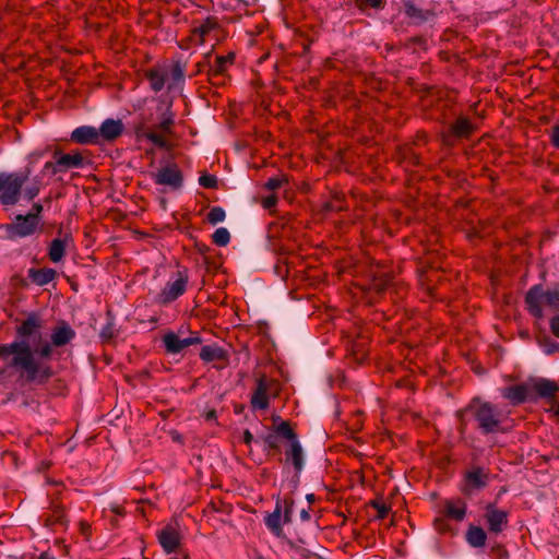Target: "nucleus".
<instances>
[{
	"label": "nucleus",
	"mask_w": 559,
	"mask_h": 559,
	"mask_svg": "<svg viewBox=\"0 0 559 559\" xmlns=\"http://www.w3.org/2000/svg\"><path fill=\"white\" fill-rule=\"evenodd\" d=\"M41 326L43 320L36 313H31L17 328V334L27 338L25 341L31 344L34 356L38 355L41 358H49L52 354V346L61 347L70 343L75 336V332L70 325L62 323L52 330L50 335L51 342H48L40 333Z\"/></svg>",
	"instance_id": "1"
},
{
	"label": "nucleus",
	"mask_w": 559,
	"mask_h": 559,
	"mask_svg": "<svg viewBox=\"0 0 559 559\" xmlns=\"http://www.w3.org/2000/svg\"><path fill=\"white\" fill-rule=\"evenodd\" d=\"M282 454H284V469L287 473L292 471L289 487L295 489L306 464V453L296 432V425L289 420H282Z\"/></svg>",
	"instance_id": "2"
},
{
	"label": "nucleus",
	"mask_w": 559,
	"mask_h": 559,
	"mask_svg": "<svg viewBox=\"0 0 559 559\" xmlns=\"http://www.w3.org/2000/svg\"><path fill=\"white\" fill-rule=\"evenodd\" d=\"M13 356L11 365L26 373L28 380L46 379L50 376L49 367L34 357L31 344L26 341H16L0 345V358Z\"/></svg>",
	"instance_id": "3"
},
{
	"label": "nucleus",
	"mask_w": 559,
	"mask_h": 559,
	"mask_svg": "<svg viewBox=\"0 0 559 559\" xmlns=\"http://www.w3.org/2000/svg\"><path fill=\"white\" fill-rule=\"evenodd\" d=\"M464 413L472 415L473 419L476 421L477 429L483 435L503 432V415L492 403L473 399L464 409L457 412V416L461 417Z\"/></svg>",
	"instance_id": "4"
},
{
	"label": "nucleus",
	"mask_w": 559,
	"mask_h": 559,
	"mask_svg": "<svg viewBox=\"0 0 559 559\" xmlns=\"http://www.w3.org/2000/svg\"><path fill=\"white\" fill-rule=\"evenodd\" d=\"M524 302L526 310L540 320L544 318L543 302L552 310H559V285L546 292L540 284L534 285L526 292Z\"/></svg>",
	"instance_id": "5"
},
{
	"label": "nucleus",
	"mask_w": 559,
	"mask_h": 559,
	"mask_svg": "<svg viewBox=\"0 0 559 559\" xmlns=\"http://www.w3.org/2000/svg\"><path fill=\"white\" fill-rule=\"evenodd\" d=\"M84 165L85 158L80 152L64 154L60 150L55 148L52 159L46 162L41 168V176L64 174L70 169L83 168Z\"/></svg>",
	"instance_id": "6"
},
{
	"label": "nucleus",
	"mask_w": 559,
	"mask_h": 559,
	"mask_svg": "<svg viewBox=\"0 0 559 559\" xmlns=\"http://www.w3.org/2000/svg\"><path fill=\"white\" fill-rule=\"evenodd\" d=\"M32 169L26 167L25 173H0V203L14 205L17 203L21 190Z\"/></svg>",
	"instance_id": "7"
},
{
	"label": "nucleus",
	"mask_w": 559,
	"mask_h": 559,
	"mask_svg": "<svg viewBox=\"0 0 559 559\" xmlns=\"http://www.w3.org/2000/svg\"><path fill=\"white\" fill-rule=\"evenodd\" d=\"M153 181L170 190H179L183 185V176L176 164H168L152 174Z\"/></svg>",
	"instance_id": "8"
},
{
	"label": "nucleus",
	"mask_w": 559,
	"mask_h": 559,
	"mask_svg": "<svg viewBox=\"0 0 559 559\" xmlns=\"http://www.w3.org/2000/svg\"><path fill=\"white\" fill-rule=\"evenodd\" d=\"M188 280L189 277L186 271H178L175 278L169 281L158 295V301L163 305H167L176 300L186 292Z\"/></svg>",
	"instance_id": "9"
},
{
	"label": "nucleus",
	"mask_w": 559,
	"mask_h": 559,
	"mask_svg": "<svg viewBox=\"0 0 559 559\" xmlns=\"http://www.w3.org/2000/svg\"><path fill=\"white\" fill-rule=\"evenodd\" d=\"M40 227V219L34 216L17 215L8 227L11 238H25L32 236Z\"/></svg>",
	"instance_id": "10"
},
{
	"label": "nucleus",
	"mask_w": 559,
	"mask_h": 559,
	"mask_svg": "<svg viewBox=\"0 0 559 559\" xmlns=\"http://www.w3.org/2000/svg\"><path fill=\"white\" fill-rule=\"evenodd\" d=\"M489 473L483 467H473L464 475L462 493L469 496L476 490H480L488 485Z\"/></svg>",
	"instance_id": "11"
},
{
	"label": "nucleus",
	"mask_w": 559,
	"mask_h": 559,
	"mask_svg": "<svg viewBox=\"0 0 559 559\" xmlns=\"http://www.w3.org/2000/svg\"><path fill=\"white\" fill-rule=\"evenodd\" d=\"M474 131L472 121L465 116H460L449 126V131L443 133L442 139L444 143L452 144L455 139H468Z\"/></svg>",
	"instance_id": "12"
},
{
	"label": "nucleus",
	"mask_w": 559,
	"mask_h": 559,
	"mask_svg": "<svg viewBox=\"0 0 559 559\" xmlns=\"http://www.w3.org/2000/svg\"><path fill=\"white\" fill-rule=\"evenodd\" d=\"M484 516L491 533L499 534L508 525V512L497 509L492 503L487 504Z\"/></svg>",
	"instance_id": "13"
},
{
	"label": "nucleus",
	"mask_w": 559,
	"mask_h": 559,
	"mask_svg": "<svg viewBox=\"0 0 559 559\" xmlns=\"http://www.w3.org/2000/svg\"><path fill=\"white\" fill-rule=\"evenodd\" d=\"M404 13L414 25H421L426 22L432 21L437 15L435 10L421 9L412 0L404 1Z\"/></svg>",
	"instance_id": "14"
},
{
	"label": "nucleus",
	"mask_w": 559,
	"mask_h": 559,
	"mask_svg": "<svg viewBox=\"0 0 559 559\" xmlns=\"http://www.w3.org/2000/svg\"><path fill=\"white\" fill-rule=\"evenodd\" d=\"M201 338L199 336H190L186 338H180L176 333L169 332L166 333L163 337V343L165 348L170 354H178L183 350L186 347L199 344Z\"/></svg>",
	"instance_id": "15"
},
{
	"label": "nucleus",
	"mask_w": 559,
	"mask_h": 559,
	"mask_svg": "<svg viewBox=\"0 0 559 559\" xmlns=\"http://www.w3.org/2000/svg\"><path fill=\"white\" fill-rule=\"evenodd\" d=\"M124 130L121 120L106 119L98 128L99 142H111L118 139Z\"/></svg>",
	"instance_id": "16"
},
{
	"label": "nucleus",
	"mask_w": 559,
	"mask_h": 559,
	"mask_svg": "<svg viewBox=\"0 0 559 559\" xmlns=\"http://www.w3.org/2000/svg\"><path fill=\"white\" fill-rule=\"evenodd\" d=\"M531 391L536 397L550 400L556 397V394L559 392V385L554 380L539 378L531 383Z\"/></svg>",
	"instance_id": "17"
},
{
	"label": "nucleus",
	"mask_w": 559,
	"mask_h": 559,
	"mask_svg": "<svg viewBox=\"0 0 559 559\" xmlns=\"http://www.w3.org/2000/svg\"><path fill=\"white\" fill-rule=\"evenodd\" d=\"M502 396L510 401L512 405H520L535 397L532 395L531 385L527 384L508 386L502 391Z\"/></svg>",
	"instance_id": "18"
},
{
	"label": "nucleus",
	"mask_w": 559,
	"mask_h": 559,
	"mask_svg": "<svg viewBox=\"0 0 559 559\" xmlns=\"http://www.w3.org/2000/svg\"><path fill=\"white\" fill-rule=\"evenodd\" d=\"M71 140L80 144H99L98 129L91 126H82L74 129Z\"/></svg>",
	"instance_id": "19"
},
{
	"label": "nucleus",
	"mask_w": 559,
	"mask_h": 559,
	"mask_svg": "<svg viewBox=\"0 0 559 559\" xmlns=\"http://www.w3.org/2000/svg\"><path fill=\"white\" fill-rule=\"evenodd\" d=\"M158 542L163 549L170 554L175 551L180 543L179 534L173 526H166L158 533Z\"/></svg>",
	"instance_id": "20"
},
{
	"label": "nucleus",
	"mask_w": 559,
	"mask_h": 559,
	"mask_svg": "<svg viewBox=\"0 0 559 559\" xmlns=\"http://www.w3.org/2000/svg\"><path fill=\"white\" fill-rule=\"evenodd\" d=\"M165 133H158L156 131L147 130L144 127H140L135 131L138 141L147 140L159 148H168V142L164 136Z\"/></svg>",
	"instance_id": "21"
},
{
	"label": "nucleus",
	"mask_w": 559,
	"mask_h": 559,
	"mask_svg": "<svg viewBox=\"0 0 559 559\" xmlns=\"http://www.w3.org/2000/svg\"><path fill=\"white\" fill-rule=\"evenodd\" d=\"M28 278L38 286H44L52 282L57 275L53 269H29L27 271Z\"/></svg>",
	"instance_id": "22"
},
{
	"label": "nucleus",
	"mask_w": 559,
	"mask_h": 559,
	"mask_svg": "<svg viewBox=\"0 0 559 559\" xmlns=\"http://www.w3.org/2000/svg\"><path fill=\"white\" fill-rule=\"evenodd\" d=\"M69 240L70 237L66 236L64 238H56L51 241L48 250V257L51 262L58 263L62 260Z\"/></svg>",
	"instance_id": "23"
},
{
	"label": "nucleus",
	"mask_w": 559,
	"mask_h": 559,
	"mask_svg": "<svg viewBox=\"0 0 559 559\" xmlns=\"http://www.w3.org/2000/svg\"><path fill=\"white\" fill-rule=\"evenodd\" d=\"M267 384L265 380L261 379L258 382L257 390L251 397V405L255 409H264L267 407Z\"/></svg>",
	"instance_id": "24"
},
{
	"label": "nucleus",
	"mask_w": 559,
	"mask_h": 559,
	"mask_svg": "<svg viewBox=\"0 0 559 559\" xmlns=\"http://www.w3.org/2000/svg\"><path fill=\"white\" fill-rule=\"evenodd\" d=\"M200 358L206 362L225 360L227 358V354L217 345H205L200 352Z\"/></svg>",
	"instance_id": "25"
},
{
	"label": "nucleus",
	"mask_w": 559,
	"mask_h": 559,
	"mask_svg": "<svg viewBox=\"0 0 559 559\" xmlns=\"http://www.w3.org/2000/svg\"><path fill=\"white\" fill-rule=\"evenodd\" d=\"M466 514V503L465 501L459 499L456 501H447L445 502V515L455 521H462Z\"/></svg>",
	"instance_id": "26"
},
{
	"label": "nucleus",
	"mask_w": 559,
	"mask_h": 559,
	"mask_svg": "<svg viewBox=\"0 0 559 559\" xmlns=\"http://www.w3.org/2000/svg\"><path fill=\"white\" fill-rule=\"evenodd\" d=\"M280 225L277 221L274 218L273 221L267 223L266 227V242L269 250L277 253L280 245Z\"/></svg>",
	"instance_id": "27"
},
{
	"label": "nucleus",
	"mask_w": 559,
	"mask_h": 559,
	"mask_svg": "<svg viewBox=\"0 0 559 559\" xmlns=\"http://www.w3.org/2000/svg\"><path fill=\"white\" fill-rule=\"evenodd\" d=\"M487 534L480 526H471L466 532V540L472 547H483L486 544Z\"/></svg>",
	"instance_id": "28"
},
{
	"label": "nucleus",
	"mask_w": 559,
	"mask_h": 559,
	"mask_svg": "<svg viewBox=\"0 0 559 559\" xmlns=\"http://www.w3.org/2000/svg\"><path fill=\"white\" fill-rule=\"evenodd\" d=\"M45 176H41V173L37 176H35L29 183L25 186L23 189L24 197L27 200H33L35 197H37L41 190V188L45 186L43 182V178Z\"/></svg>",
	"instance_id": "29"
},
{
	"label": "nucleus",
	"mask_w": 559,
	"mask_h": 559,
	"mask_svg": "<svg viewBox=\"0 0 559 559\" xmlns=\"http://www.w3.org/2000/svg\"><path fill=\"white\" fill-rule=\"evenodd\" d=\"M265 525L275 536H280V498L276 499L273 512L266 514Z\"/></svg>",
	"instance_id": "30"
},
{
	"label": "nucleus",
	"mask_w": 559,
	"mask_h": 559,
	"mask_svg": "<svg viewBox=\"0 0 559 559\" xmlns=\"http://www.w3.org/2000/svg\"><path fill=\"white\" fill-rule=\"evenodd\" d=\"M392 281V277L388 273H381L373 276L370 282V289L378 294H381L388 289Z\"/></svg>",
	"instance_id": "31"
},
{
	"label": "nucleus",
	"mask_w": 559,
	"mask_h": 559,
	"mask_svg": "<svg viewBox=\"0 0 559 559\" xmlns=\"http://www.w3.org/2000/svg\"><path fill=\"white\" fill-rule=\"evenodd\" d=\"M148 80L151 87L155 92H159L165 86L166 82L168 81V76L166 73L159 71V70H152L148 73Z\"/></svg>",
	"instance_id": "32"
},
{
	"label": "nucleus",
	"mask_w": 559,
	"mask_h": 559,
	"mask_svg": "<svg viewBox=\"0 0 559 559\" xmlns=\"http://www.w3.org/2000/svg\"><path fill=\"white\" fill-rule=\"evenodd\" d=\"M53 150L55 148H52L51 145H44V146H39V147L35 148L27 156L28 164L35 165L36 163H38L41 158L46 157L47 155L52 156Z\"/></svg>",
	"instance_id": "33"
},
{
	"label": "nucleus",
	"mask_w": 559,
	"mask_h": 559,
	"mask_svg": "<svg viewBox=\"0 0 559 559\" xmlns=\"http://www.w3.org/2000/svg\"><path fill=\"white\" fill-rule=\"evenodd\" d=\"M167 76H168V80L169 79L171 80V82L168 84L169 90L179 85L183 81V78H185L182 67L179 63L175 64L171 68L169 74H167Z\"/></svg>",
	"instance_id": "34"
},
{
	"label": "nucleus",
	"mask_w": 559,
	"mask_h": 559,
	"mask_svg": "<svg viewBox=\"0 0 559 559\" xmlns=\"http://www.w3.org/2000/svg\"><path fill=\"white\" fill-rule=\"evenodd\" d=\"M212 239L216 246L225 247L230 241V234L227 228L219 227L214 231Z\"/></svg>",
	"instance_id": "35"
},
{
	"label": "nucleus",
	"mask_w": 559,
	"mask_h": 559,
	"mask_svg": "<svg viewBox=\"0 0 559 559\" xmlns=\"http://www.w3.org/2000/svg\"><path fill=\"white\" fill-rule=\"evenodd\" d=\"M226 217V213L223 207L221 206H214L210 210L207 214V221L212 225H216L218 223H222Z\"/></svg>",
	"instance_id": "36"
},
{
	"label": "nucleus",
	"mask_w": 559,
	"mask_h": 559,
	"mask_svg": "<svg viewBox=\"0 0 559 559\" xmlns=\"http://www.w3.org/2000/svg\"><path fill=\"white\" fill-rule=\"evenodd\" d=\"M539 345L543 347L547 355H554L559 352V343L548 336L539 340Z\"/></svg>",
	"instance_id": "37"
},
{
	"label": "nucleus",
	"mask_w": 559,
	"mask_h": 559,
	"mask_svg": "<svg viewBox=\"0 0 559 559\" xmlns=\"http://www.w3.org/2000/svg\"><path fill=\"white\" fill-rule=\"evenodd\" d=\"M217 24L216 22L207 17L205 21H203L199 26H195L194 29L199 32L202 37L206 38V36L216 28Z\"/></svg>",
	"instance_id": "38"
},
{
	"label": "nucleus",
	"mask_w": 559,
	"mask_h": 559,
	"mask_svg": "<svg viewBox=\"0 0 559 559\" xmlns=\"http://www.w3.org/2000/svg\"><path fill=\"white\" fill-rule=\"evenodd\" d=\"M370 506L377 510V519L378 520H384L389 512H390V507L386 506L383 501L381 500H372L370 502Z\"/></svg>",
	"instance_id": "39"
},
{
	"label": "nucleus",
	"mask_w": 559,
	"mask_h": 559,
	"mask_svg": "<svg viewBox=\"0 0 559 559\" xmlns=\"http://www.w3.org/2000/svg\"><path fill=\"white\" fill-rule=\"evenodd\" d=\"M174 124V115L171 112H165L162 120L159 121L157 129L162 133H169Z\"/></svg>",
	"instance_id": "40"
},
{
	"label": "nucleus",
	"mask_w": 559,
	"mask_h": 559,
	"mask_svg": "<svg viewBox=\"0 0 559 559\" xmlns=\"http://www.w3.org/2000/svg\"><path fill=\"white\" fill-rule=\"evenodd\" d=\"M345 209L344 206V198L342 195H336L331 201L324 204V210L340 212Z\"/></svg>",
	"instance_id": "41"
},
{
	"label": "nucleus",
	"mask_w": 559,
	"mask_h": 559,
	"mask_svg": "<svg viewBox=\"0 0 559 559\" xmlns=\"http://www.w3.org/2000/svg\"><path fill=\"white\" fill-rule=\"evenodd\" d=\"M260 200H261V205L263 206V209H265L270 212H272L277 204V198L274 193H271L269 195L261 194Z\"/></svg>",
	"instance_id": "42"
},
{
	"label": "nucleus",
	"mask_w": 559,
	"mask_h": 559,
	"mask_svg": "<svg viewBox=\"0 0 559 559\" xmlns=\"http://www.w3.org/2000/svg\"><path fill=\"white\" fill-rule=\"evenodd\" d=\"M281 182H282V197L292 202L293 200V190H292V187L289 186V179L287 178L286 175H283L282 174V179H281Z\"/></svg>",
	"instance_id": "43"
},
{
	"label": "nucleus",
	"mask_w": 559,
	"mask_h": 559,
	"mask_svg": "<svg viewBox=\"0 0 559 559\" xmlns=\"http://www.w3.org/2000/svg\"><path fill=\"white\" fill-rule=\"evenodd\" d=\"M199 183H200V186H202L204 188L213 189V188H216V186H217V178L213 175L205 174V175L200 176Z\"/></svg>",
	"instance_id": "44"
},
{
	"label": "nucleus",
	"mask_w": 559,
	"mask_h": 559,
	"mask_svg": "<svg viewBox=\"0 0 559 559\" xmlns=\"http://www.w3.org/2000/svg\"><path fill=\"white\" fill-rule=\"evenodd\" d=\"M385 4V0H357L358 8L362 9L365 5H368L373 9L383 8Z\"/></svg>",
	"instance_id": "45"
},
{
	"label": "nucleus",
	"mask_w": 559,
	"mask_h": 559,
	"mask_svg": "<svg viewBox=\"0 0 559 559\" xmlns=\"http://www.w3.org/2000/svg\"><path fill=\"white\" fill-rule=\"evenodd\" d=\"M292 508H293V501H290L288 498H285L284 500V518L283 521L285 523L290 522L292 518Z\"/></svg>",
	"instance_id": "46"
},
{
	"label": "nucleus",
	"mask_w": 559,
	"mask_h": 559,
	"mask_svg": "<svg viewBox=\"0 0 559 559\" xmlns=\"http://www.w3.org/2000/svg\"><path fill=\"white\" fill-rule=\"evenodd\" d=\"M280 187V178L271 177L264 185V189L269 192H273L276 188Z\"/></svg>",
	"instance_id": "47"
},
{
	"label": "nucleus",
	"mask_w": 559,
	"mask_h": 559,
	"mask_svg": "<svg viewBox=\"0 0 559 559\" xmlns=\"http://www.w3.org/2000/svg\"><path fill=\"white\" fill-rule=\"evenodd\" d=\"M265 442H266L271 448L276 449V448L280 445V435L277 433V431H275V432H273V433H270V435L266 437Z\"/></svg>",
	"instance_id": "48"
},
{
	"label": "nucleus",
	"mask_w": 559,
	"mask_h": 559,
	"mask_svg": "<svg viewBox=\"0 0 559 559\" xmlns=\"http://www.w3.org/2000/svg\"><path fill=\"white\" fill-rule=\"evenodd\" d=\"M491 551L500 559L508 558L509 552L503 545H496L491 548Z\"/></svg>",
	"instance_id": "49"
},
{
	"label": "nucleus",
	"mask_w": 559,
	"mask_h": 559,
	"mask_svg": "<svg viewBox=\"0 0 559 559\" xmlns=\"http://www.w3.org/2000/svg\"><path fill=\"white\" fill-rule=\"evenodd\" d=\"M549 328H550V331L551 333L556 336V337H559V314L558 316H555L550 319L549 321Z\"/></svg>",
	"instance_id": "50"
},
{
	"label": "nucleus",
	"mask_w": 559,
	"mask_h": 559,
	"mask_svg": "<svg viewBox=\"0 0 559 559\" xmlns=\"http://www.w3.org/2000/svg\"><path fill=\"white\" fill-rule=\"evenodd\" d=\"M190 40L192 41V44L200 46L204 44L205 38L202 37V35L193 28L190 36Z\"/></svg>",
	"instance_id": "51"
},
{
	"label": "nucleus",
	"mask_w": 559,
	"mask_h": 559,
	"mask_svg": "<svg viewBox=\"0 0 559 559\" xmlns=\"http://www.w3.org/2000/svg\"><path fill=\"white\" fill-rule=\"evenodd\" d=\"M43 212V205L40 203H34L32 205L31 213L26 214L27 216H34L36 219H40V214Z\"/></svg>",
	"instance_id": "52"
},
{
	"label": "nucleus",
	"mask_w": 559,
	"mask_h": 559,
	"mask_svg": "<svg viewBox=\"0 0 559 559\" xmlns=\"http://www.w3.org/2000/svg\"><path fill=\"white\" fill-rule=\"evenodd\" d=\"M114 334H115V332H114V328H112L111 323H108L105 328H103V330L100 332V336L106 340L111 338L114 336Z\"/></svg>",
	"instance_id": "53"
},
{
	"label": "nucleus",
	"mask_w": 559,
	"mask_h": 559,
	"mask_svg": "<svg viewBox=\"0 0 559 559\" xmlns=\"http://www.w3.org/2000/svg\"><path fill=\"white\" fill-rule=\"evenodd\" d=\"M551 143L555 147L559 148V126L551 129Z\"/></svg>",
	"instance_id": "54"
},
{
	"label": "nucleus",
	"mask_w": 559,
	"mask_h": 559,
	"mask_svg": "<svg viewBox=\"0 0 559 559\" xmlns=\"http://www.w3.org/2000/svg\"><path fill=\"white\" fill-rule=\"evenodd\" d=\"M216 62H217V66L215 69L216 72H222L224 70L225 63L227 62V59L219 57V58H217Z\"/></svg>",
	"instance_id": "55"
},
{
	"label": "nucleus",
	"mask_w": 559,
	"mask_h": 559,
	"mask_svg": "<svg viewBox=\"0 0 559 559\" xmlns=\"http://www.w3.org/2000/svg\"><path fill=\"white\" fill-rule=\"evenodd\" d=\"M409 41L414 43V44H417L419 46H424L426 44V40L424 37L421 36H416V37H413L409 39Z\"/></svg>",
	"instance_id": "56"
},
{
	"label": "nucleus",
	"mask_w": 559,
	"mask_h": 559,
	"mask_svg": "<svg viewBox=\"0 0 559 559\" xmlns=\"http://www.w3.org/2000/svg\"><path fill=\"white\" fill-rule=\"evenodd\" d=\"M39 559H56V558L48 552H43V554H40Z\"/></svg>",
	"instance_id": "57"
},
{
	"label": "nucleus",
	"mask_w": 559,
	"mask_h": 559,
	"mask_svg": "<svg viewBox=\"0 0 559 559\" xmlns=\"http://www.w3.org/2000/svg\"><path fill=\"white\" fill-rule=\"evenodd\" d=\"M111 511L115 512L116 514L118 515H121L122 514V510L119 506H115L111 508Z\"/></svg>",
	"instance_id": "58"
},
{
	"label": "nucleus",
	"mask_w": 559,
	"mask_h": 559,
	"mask_svg": "<svg viewBox=\"0 0 559 559\" xmlns=\"http://www.w3.org/2000/svg\"><path fill=\"white\" fill-rule=\"evenodd\" d=\"M300 515H301V518H302L304 520H309V518H310L309 512H308V511H306L305 509H304V510H301Z\"/></svg>",
	"instance_id": "59"
},
{
	"label": "nucleus",
	"mask_w": 559,
	"mask_h": 559,
	"mask_svg": "<svg viewBox=\"0 0 559 559\" xmlns=\"http://www.w3.org/2000/svg\"><path fill=\"white\" fill-rule=\"evenodd\" d=\"M251 439H252L251 433H250L249 431H246V433H245V440H246V442H247V443H249V442L251 441Z\"/></svg>",
	"instance_id": "60"
},
{
	"label": "nucleus",
	"mask_w": 559,
	"mask_h": 559,
	"mask_svg": "<svg viewBox=\"0 0 559 559\" xmlns=\"http://www.w3.org/2000/svg\"><path fill=\"white\" fill-rule=\"evenodd\" d=\"M460 430L463 432L465 430V423L462 420Z\"/></svg>",
	"instance_id": "61"
},
{
	"label": "nucleus",
	"mask_w": 559,
	"mask_h": 559,
	"mask_svg": "<svg viewBox=\"0 0 559 559\" xmlns=\"http://www.w3.org/2000/svg\"><path fill=\"white\" fill-rule=\"evenodd\" d=\"M555 413H556V415H558V416H559V402H558V403H557V405H556Z\"/></svg>",
	"instance_id": "62"
},
{
	"label": "nucleus",
	"mask_w": 559,
	"mask_h": 559,
	"mask_svg": "<svg viewBox=\"0 0 559 559\" xmlns=\"http://www.w3.org/2000/svg\"><path fill=\"white\" fill-rule=\"evenodd\" d=\"M307 499H308L309 501H312V500H313V495H312V493H311V495H308V496H307Z\"/></svg>",
	"instance_id": "63"
},
{
	"label": "nucleus",
	"mask_w": 559,
	"mask_h": 559,
	"mask_svg": "<svg viewBox=\"0 0 559 559\" xmlns=\"http://www.w3.org/2000/svg\"><path fill=\"white\" fill-rule=\"evenodd\" d=\"M255 559H264V558L259 556V557H257Z\"/></svg>",
	"instance_id": "64"
}]
</instances>
